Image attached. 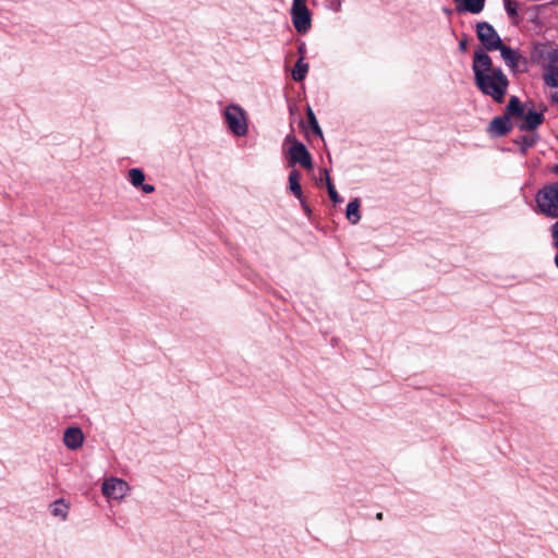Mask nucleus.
I'll return each mask as SVG.
<instances>
[{
    "label": "nucleus",
    "instance_id": "27",
    "mask_svg": "<svg viewBox=\"0 0 558 558\" xmlns=\"http://www.w3.org/2000/svg\"><path fill=\"white\" fill-rule=\"evenodd\" d=\"M557 3H558V0H557Z\"/></svg>",
    "mask_w": 558,
    "mask_h": 558
},
{
    "label": "nucleus",
    "instance_id": "25",
    "mask_svg": "<svg viewBox=\"0 0 558 558\" xmlns=\"http://www.w3.org/2000/svg\"><path fill=\"white\" fill-rule=\"evenodd\" d=\"M383 518V514L381 513H378L377 514V519H381Z\"/></svg>",
    "mask_w": 558,
    "mask_h": 558
},
{
    "label": "nucleus",
    "instance_id": "26",
    "mask_svg": "<svg viewBox=\"0 0 558 558\" xmlns=\"http://www.w3.org/2000/svg\"><path fill=\"white\" fill-rule=\"evenodd\" d=\"M460 0H456V2H459Z\"/></svg>",
    "mask_w": 558,
    "mask_h": 558
},
{
    "label": "nucleus",
    "instance_id": "23",
    "mask_svg": "<svg viewBox=\"0 0 558 558\" xmlns=\"http://www.w3.org/2000/svg\"><path fill=\"white\" fill-rule=\"evenodd\" d=\"M553 238L555 245L558 248V221L553 226Z\"/></svg>",
    "mask_w": 558,
    "mask_h": 558
},
{
    "label": "nucleus",
    "instance_id": "11",
    "mask_svg": "<svg viewBox=\"0 0 558 558\" xmlns=\"http://www.w3.org/2000/svg\"><path fill=\"white\" fill-rule=\"evenodd\" d=\"M520 120L521 129L533 130L543 122V114L541 112L533 110H529L527 112L523 111V114L520 117Z\"/></svg>",
    "mask_w": 558,
    "mask_h": 558
},
{
    "label": "nucleus",
    "instance_id": "13",
    "mask_svg": "<svg viewBox=\"0 0 558 558\" xmlns=\"http://www.w3.org/2000/svg\"><path fill=\"white\" fill-rule=\"evenodd\" d=\"M510 129L511 124L507 116L495 118L489 124V132L496 136L506 134Z\"/></svg>",
    "mask_w": 558,
    "mask_h": 558
},
{
    "label": "nucleus",
    "instance_id": "8",
    "mask_svg": "<svg viewBox=\"0 0 558 558\" xmlns=\"http://www.w3.org/2000/svg\"><path fill=\"white\" fill-rule=\"evenodd\" d=\"M128 178L134 187H141L144 193L150 194L155 192V186L153 184H144L145 174L141 169H130L128 172Z\"/></svg>",
    "mask_w": 558,
    "mask_h": 558
},
{
    "label": "nucleus",
    "instance_id": "22",
    "mask_svg": "<svg viewBox=\"0 0 558 558\" xmlns=\"http://www.w3.org/2000/svg\"><path fill=\"white\" fill-rule=\"evenodd\" d=\"M506 10L508 12L509 15L511 16H514L517 15V7H515V3H512V2H507L506 3Z\"/></svg>",
    "mask_w": 558,
    "mask_h": 558
},
{
    "label": "nucleus",
    "instance_id": "3",
    "mask_svg": "<svg viewBox=\"0 0 558 558\" xmlns=\"http://www.w3.org/2000/svg\"><path fill=\"white\" fill-rule=\"evenodd\" d=\"M225 120L229 131L235 136H244L247 133V117L238 105H230L225 110Z\"/></svg>",
    "mask_w": 558,
    "mask_h": 558
},
{
    "label": "nucleus",
    "instance_id": "10",
    "mask_svg": "<svg viewBox=\"0 0 558 558\" xmlns=\"http://www.w3.org/2000/svg\"><path fill=\"white\" fill-rule=\"evenodd\" d=\"M545 80L548 85L558 86V49H554L549 54V66Z\"/></svg>",
    "mask_w": 558,
    "mask_h": 558
},
{
    "label": "nucleus",
    "instance_id": "20",
    "mask_svg": "<svg viewBox=\"0 0 558 558\" xmlns=\"http://www.w3.org/2000/svg\"><path fill=\"white\" fill-rule=\"evenodd\" d=\"M323 173H324V177H325V180H326V184H327V190H328V194H329V197L332 202L335 203H339L341 202V198L340 196L338 195L331 180H330V177H329V172L327 169H323Z\"/></svg>",
    "mask_w": 558,
    "mask_h": 558
},
{
    "label": "nucleus",
    "instance_id": "7",
    "mask_svg": "<svg viewBox=\"0 0 558 558\" xmlns=\"http://www.w3.org/2000/svg\"><path fill=\"white\" fill-rule=\"evenodd\" d=\"M289 158L291 163H300L306 169L312 168V158L306 147L303 144H294L289 149Z\"/></svg>",
    "mask_w": 558,
    "mask_h": 558
},
{
    "label": "nucleus",
    "instance_id": "1",
    "mask_svg": "<svg viewBox=\"0 0 558 558\" xmlns=\"http://www.w3.org/2000/svg\"><path fill=\"white\" fill-rule=\"evenodd\" d=\"M472 70L477 87L501 102L507 92L508 80L500 69L493 66L490 57L482 49L474 53Z\"/></svg>",
    "mask_w": 558,
    "mask_h": 558
},
{
    "label": "nucleus",
    "instance_id": "24",
    "mask_svg": "<svg viewBox=\"0 0 558 558\" xmlns=\"http://www.w3.org/2000/svg\"><path fill=\"white\" fill-rule=\"evenodd\" d=\"M459 47H460V50L465 51L466 50V41L465 40L461 41Z\"/></svg>",
    "mask_w": 558,
    "mask_h": 558
},
{
    "label": "nucleus",
    "instance_id": "16",
    "mask_svg": "<svg viewBox=\"0 0 558 558\" xmlns=\"http://www.w3.org/2000/svg\"><path fill=\"white\" fill-rule=\"evenodd\" d=\"M347 219L352 223L356 225L361 220L360 215V201L357 198L351 201L347 206L345 211Z\"/></svg>",
    "mask_w": 558,
    "mask_h": 558
},
{
    "label": "nucleus",
    "instance_id": "18",
    "mask_svg": "<svg viewBox=\"0 0 558 558\" xmlns=\"http://www.w3.org/2000/svg\"><path fill=\"white\" fill-rule=\"evenodd\" d=\"M308 71V64L304 62L303 58H300L292 70V77L294 81H302Z\"/></svg>",
    "mask_w": 558,
    "mask_h": 558
},
{
    "label": "nucleus",
    "instance_id": "12",
    "mask_svg": "<svg viewBox=\"0 0 558 558\" xmlns=\"http://www.w3.org/2000/svg\"><path fill=\"white\" fill-rule=\"evenodd\" d=\"M497 50H500V54L508 66L511 69H517L519 66L521 56L515 50L505 46L504 44H501Z\"/></svg>",
    "mask_w": 558,
    "mask_h": 558
},
{
    "label": "nucleus",
    "instance_id": "4",
    "mask_svg": "<svg viewBox=\"0 0 558 558\" xmlns=\"http://www.w3.org/2000/svg\"><path fill=\"white\" fill-rule=\"evenodd\" d=\"M291 19L296 32L305 34L311 28V12L306 5V0H293Z\"/></svg>",
    "mask_w": 558,
    "mask_h": 558
},
{
    "label": "nucleus",
    "instance_id": "17",
    "mask_svg": "<svg viewBox=\"0 0 558 558\" xmlns=\"http://www.w3.org/2000/svg\"><path fill=\"white\" fill-rule=\"evenodd\" d=\"M523 111L524 109L522 108L520 100L515 96H512L509 99L505 116L508 118L514 117L520 119V117L523 114Z\"/></svg>",
    "mask_w": 558,
    "mask_h": 558
},
{
    "label": "nucleus",
    "instance_id": "9",
    "mask_svg": "<svg viewBox=\"0 0 558 558\" xmlns=\"http://www.w3.org/2000/svg\"><path fill=\"white\" fill-rule=\"evenodd\" d=\"M64 445L72 450L80 448L84 441V435L77 427H69L63 435Z\"/></svg>",
    "mask_w": 558,
    "mask_h": 558
},
{
    "label": "nucleus",
    "instance_id": "21",
    "mask_svg": "<svg viewBox=\"0 0 558 558\" xmlns=\"http://www.w3.org/2000/svg\"><path fill=\"white\" fill-rule=\"evenodd\" d=\"M307 118H308V123L311 125V129L313 130V132L323 137V131L317 122V119L313 112V110L311 108L307 109Z\"/></svg>",
    "mask_w": 558,
    "mask_h": 558
},
{
    "label": "nucleus",
    "instance_id": "14",
    "mask_svg": "<svg viewBox=\"0 0 558 558\" xmlns=\"http://www.w3.org/2000/svg\"><path fill=\"white\" fill-rule=\"evenodd\" d=\"M300 178L301 174L296 170H292L289 175V190L293 193V195L299 198L302 203V206L306 211H308L307 206L305 205L303 198H302V187L300 184Z\"/></svg>",
    "mask_w": 558,
    "mask_h": 558
},
{
    "label": "nucleus",
    "instance_id": "15",
    "mask_svg": "<svg viewBox=\"0 0 558 558\" xmlns=\"http://www.w3.org/2000/svg\"><path fill=\"white\" fill-rule=\"evenodd\" d=\"M457 7L459 11H466L473 14L482 12L484 9L485 0H460Z\"/></svg>",
    "mask_w": 558,
    "mask_h": 558
},
{
    "label": "nucleus",
    "instance_id": "6",
    "mask_svg": "<svg viewBox=\"0 0 558 558\" xmlns=\"http://www.w3.org/2000/svg\"><path fill=\"white\" fill-rule=\"evenodd\" d=\"M128 492V483L117 477H111L105 481L102 484V494L107 498L120 500L126 495Z\"/></svg>",
    "mask_w": 558,
    "mask_h": 558
},
{
    "label": "nucleus",
    "instance_id": "19",
    "mask_svg": "<svg viewBox=\"0 0 558 558\" xmlns=\"http://www.w3.org/2000/svg\"><path fill=\"white\" fill-rule=\"evenodd\" d=\"M68 509H69V506L64 502L63 499L56 500L51 505V513L54 517L61 518L62 520L66 519V517H68Z\"/></svg>",
    "mask_w": 558,
    "mask_h": 558
},
{
    "label": "nucleus",
    "instance_id": "5",
    "mask_svg": "<svg viewBox=\"0 0 558 558\" xmlns=\"http://www.w3.org/2000/svg\"><path fill=\"white\" fill-rule=\"evenodd\" d=\"M476 34L482 45L489 51L497 50L502 44L497 32L487 22L477 23Z\"/></svg>",
    "mask_w": 558,
    "mask_h": 558
},
{
    "label": "nucleus",
    "instance_id": "2",
    "mask_svg": "<svg viewBox=\"0 0 558 558\" xmlns=\"http://www.w3.org/2000/svg\"><path fill=\"white\" fill-rule=\"evenodd\" d=\"M536 203L546 216L558 217V183L543 187L536 195Z\"/></svg>",
    "mask_w": 558,
    "mask_h": 558
}]
</instances>
